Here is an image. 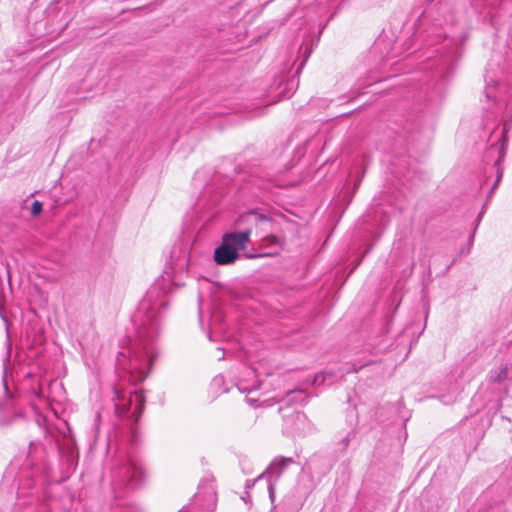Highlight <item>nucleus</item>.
Returning <instances> with one entry per match:
<instances>
[{
  "label": "nucleus",
  "instance_id": "nucleus-10",
  "mask_svg": "<svg viewBox=\"0 0 512 512\" xmlns=\"http://www.w3.org/2000/svg\"><path fill=\"white\" fill-rule=\"evenodd\" d=\"M283 400L287 404L291 403H299V404H306L308 401V396L306 395L305 391L303 389H294L290 390L286 393V396L283 398Z\"/></svg>",
  "mask_w": 512,
  "mask_h": 512
},
{
  "label": "nucleus",
  "instance_id": "nucleus-20",
  "mask_svg": "<svg viewBox=\"0 0 512 512\" xmlns=\"http://www.w3.org/2000/svg\"><path fill=\"white\" fill-rule=\"evenodd\" d=\"M266 240L268 241V243L270 244H275V245H280L281 244V241L278 237L274 236V235H268L266 237Z\"/></svg>",
  "mask_w": 512,
  "mask_h": 512
},
{
  "label": "nucleus",
  "instance_id": "nucleus-18",
  "mask_svg": "<svg viewBox=\"0 0 512 512\" xmlns=\"http://www.w3.org/2000/svg\"><path fill=\"white\" fill-rule=\"evenodd\" d=\"M309 55H310V52H307V51H306V52H305V57H304V59L301 61V63H300V64H299V66L297 67V70H296V72H295V74H296V75H299V74H300V72L302 71V69H303V67L305 66V63H306V61H307V59H308Z\"/></svg>",
  "mask_w": 512,
  "mask_h": 512
},
{
  "label": "nucleus",
  "instance_id": "nucleus-24",
  "mask_svg": "<svg viewBox=\"0 0 512 512\" xmlns=\"http://www.w3.org/2000/svg\"><path fill=\"white\" fill-rule=\"evenodd\" d=\"M256 481H257V480L255 479V480L253 481V483H252V484H251V483H247V485H246V486H247L248 488H250L252 485H254V483H255Z\"/></svg>",
  "mask_w": 512,
  "mask_h": 512
},
{
  "label": "nucleus",
  "instance_id": "nucleus-7",
  "mask_svg": "<svg viewBox=\"0 0 512 512\" xmlns=\"http://www.w3.org/2000/svg\"><path fill=\"white\" fill-rule=\"evenodd\" d=\"M285 423L291 429L288 431L290 434L305 436L312 433V424L303 412L297 411L291 416H285Z\"/></svg>",
  "mask_w": 512,
  "mask_h": 512
},
{
  "label": "nucleus",
  "instance_id": "nucleus-17",
  "mask_svg": "<svg viewBox=\"0 0 512 512\" xmlns=\"http://www.w3.org/2000/svg\"><path fill=\"white\" fill-rule=\"evenodd\" d=\"M43 205L39 201H34L31 207V214L33 216L39 215L42 211Z\"/></svg>",
  "mask_w": 512,
  "mask_h": 512
},
{
  "label": "nucleus",
  "instance_id": "nucleus-11",
  "mask_svg": "<svg viewBox=\"0 0 512 512\" xmlns=\"http://www.w3.org/2000/svg\"><path fill=\"white\" fill-rule=\"evenodd\" d=\"M505 141H506V138H505V136H503V142H505ZM504 145H505V144H504V143H502L501 148H500V150H499V153H500L499 158H498V159L495 161V163H494V166L497 168V179H496V181H495V183H494V185H493V187H492V189H491V191H490V194H492V193H493V190H494V189L496 188V186L499 184V182L501 181V178H502V176H503V171H502V169L500 168V165H501V163H502V162H503V160H504V155H505V148H504Z\"/></svg>",
  "mask_w": 512,
  "mask_h": 512
},
{
  "label": "nucleus",
  "instance_id": "nucleus-16",
  "mask_svg": "<svg viewBox=\"0 0 512 512\" xmlns=\"http://www.w3.org/2000/svg\"><path fill=\"white\" fill-rule=\"evenodd\" d=\"M245 401H246L249 405H251V406H253V407L261 406V405H263L264 403H266V402H267V400L260 402V399H259V398H255V397H251V396H246Z\"/></svg>",
  "mask_w": 512,
  "mask_h": 512
},
{
  "label": "nucleus",
  "instance_id": "nucleus-5",
  "mask_svg": "<svg viewBox=\"0 0 512 512\" xmlns=\"http://www.w3.org/2000/svg\"><path fill=\"white\" fill-rule=\"evenodd\" d=\"M236 225L242 228L241 231L250 230V234L253 228L259 230L261 233H266L272 230L273 220L266 214L252 210L242 214L237 219Z\"/></svg>",
  "mask_w": 512,
  "mask_h": 512
},
{
  "label": "nucleus",
  "instance_id": "nucleus-28",
  "mask_svg": "<svg viewBox=\"0 0 512 512\" xmlns=\"http://www.w3.org/2000/svg\"><path fill=\"white\" fill-rule=\"evenodd\" d=\"M219 380H220V378H215L214 382H218Z\"/></svg>",
  "mask_w": 512,
  "mask_h": 512
},
{
  "label": "nucleus",
  "instance_id": "nucleus-15",
  "mask_svg": "<svg viewBox=\"0 0 512 512\" xmlns=\"http://www.w3.org/2000/svg\"><path fill=\"white\" fill-rule=\"evenodd\" d=\"M484 209H485V205L483 206V208H482L481 212L479 213V215H478V217H477V219H476V223H475L474 230H473L472 234H471V235H470V237H469V246H471V245H472V243H473V240H474V236H475L476 229H477V227H478V225H479V223H480V221H481V219H482V217H483V214H484Z\"/></svg>",
  "mask_w": 512,
  "mask_h": 512
},
{
  "label": "nucleus",
  "instance_id": "nucleus-19",
  "mask_svg": "<svg viewBox=\"0 0 512 512\" xmlns=\"http://www.w3.org/2000/svg\"><path fill=\"white\" fill-rule=\"evenodd\" d=\"M176 265L178 266L179 270L187 271L188 260L185 257H183L182 259L179 260V262Z\"/></svg>",
  "mask_w": 512,
  "mask_h": 512
},
{
  "label": "nucleus",
  "instance_id": "nucleus-21",
  "mask_svg": "<svg viewBox=\"0 0 512 512\" xmlns=\"http://www.w3.org/2000/svg\"><path fill=\"white\" fill-rule=\"evenodd\" d=\"M485 92H486V97L487 98H489V99H495L496 98V96L494 94H492V92H491V87H490L489 83L486 86Z\"/></svg>",
  "mask_w": 512,
  "mask_h": 512
},
{
  "label": "nucleus",
  "instance_id": "nucleus-25",
  "mask_svg": "<svg viewBox=\"0 0 512 512\" xmlns=\"http://www.w3.org/2000/svg\"><path fill=\"white\" fill-rule=\"evenodd\" d=\"M454 262H455V260H453V261L451 262V264H450L449 266H447V269H446V270L450 269V267L454 264Z\"/></svg>",
  "mask_w": 512,
  "mask_h": 512
},
{
  "label": "nucleus",
  "instance_id": "nucleus-1",
  "mask_svg": "<svg viewBox=\"0 0 512 512\" xmlns=\"http://www.w3.org/2000/svg\"><path fill=\"white\" fill-rule=\"evenodd\" d=\"M157 280L147 290L133 316L135 338L128 348L130 366L134 369L150 370L156 358L155 343L160 334L161 322L169 304L171 285L181 286L171 273Z\"/></svg>",
  "mask_w": 512,
  "mask_h": 512
},
{
  "label": "nucleus",
  "instance_id": "nucleus-22",
  "mask_svg": "<svg viewBox=\"0 0 512 512\" xmlns=\"http://www.w3.org/2000/svg\"><path fill=\"white\" fill-rule=\"evenodd\" d=\"M4 387H5L6 394L9 395L8 386L6 384V381H4Z\"/></svg>",
  "mask_w": 512,
  "mask_h": 512
},
{
  "label": "nucleus",
  "instance_id": "nucleus-26",
  "mask_svg": "<svg viewBox=\"0 0 512 512\" xmlns=\"http://www.w3.org/2000/svg\"><path fill=\"white\" fill-rule=\"evenodd\" d=\"M470 252V247L467 249L466 253ZM461 253H465L464 249L461 251Z\"/></svg>",
  "mask_w": 512,
  "mask_h": 512
},
{
  "label": "nucleus",
  "instance_id": "nucleus-4",
  "mask_svg": "<svg viewBox=\"0 0 512 512\" xmlns=\"http://www.w3.org/2000/svg\"><path fill=\"white\" fill-rule=\"evenodd\" d=\"M250 240V230L226 233L222 243L214 251V260L218 265H230L239 257V250H245Z\"/></svg>",
  "mask_w": 512,
  "mask_h": 512
},
{
  "label": "nucleus",
  "instance_id": "nucleus-8",
  "mask_svg": "<svg viewBox=\"0 0 512 512\" xmlns=\"http://www.w3.org/2000/svg\"><path fill=\"white\" fill-rule=\"evenodd\" d=\"M235 386L240 393L251 394L260 388L261 381L257 379V374L253 369H247L245 377H240Z\"/></svg>",
  "mask_w": 512,
  "mask_h": 512
},
{
  "label": "nucleus",
  "instance_id": "nucleus-13",
  "mask_svg": "<svg viewBox=\"0 0 512 512\" xmlns=\"http://www.w3.org/2000/svg\"><path fill=\"white\" fill-rule=\"evenodd\" d=\"M260 188L270 190L273 186L281 187L283 184L278 175H269L266 182L257 184Z\"/></svg>",
  "mask_w": 512,
  "mask_h": 512
},
{
  "label": "nucleus",
  "instance_id": "nucleus-9",
  "mask_svg": "<svg viewBox=\"0 0 512 512\" xmlns=\"http://www.w3.org/2000/svg\"><path fill=\"white\" fill-rule=\"evenodd\" d=\"M195 501L206 510H213L216 505V492L211 484L199 488V491L194 496Z\"/></svg>",
  "mask_w": 512,
  "mask_h": 512
},
{
  "label": "nucleus",
  "instance_id": "nucleus-23",
  "mask_svg": "<svg viewBox=\"0 0 512 512\" xmlns=\"http://www.w3.org/2000/svg\"><path fill=\"white\" fill-rule=\"evenodd\" d=\"M179 512H188V506H184Z\"/></svg>",
  "mask_w": 512,
  "mask_h": 512
},
{
  "label": "nucleus",
  "instance_id": "nucleus-14",
  "mask_svg": "<svg viewBox=\"0 0 512 512\" xmlns=\"http://www.w3.org/2000/svg\"><path fill=\"white\" fill-rule=\"evenodd\" d=\"M355 435H356V433L353 430L347 432L345 436H343L341 439H339V441L337 443L338 449L341 452H345L346 449L348 448L350 442L355 438Z\"/></svg>",
  "mask_w": 512,
  "mask_h": 512
},
{
  "label": "nucleus",
  "instance_id": "nucleus-3",
  "mask_svg": "<svg viewBox=\"0 0 512 512\" xmlns=\"http://www.w3.org/2000/svg\"><path fill=\"white\" fill-rule=\"evenodd\" d=\"M115 415L118 418L127 417L129 422L128 438L132 446L139 442L138 431L134 425L139 421L145 406V396L141 391H134L127 396L118 388H113Z\"/></svg>",
  "mask_w": 512,
  "mask_h": 512
},
{
  "label": "nucleus",
  "instance_id": "nucleus-2",
  "mask_svg": "<svg viewBox=\"0 0 512 512\" xmlns=\"http://www.w3.org/2000/svg\"><path fill=\"white\" fill-rule=\"evenodd\" d=\"M145 472L139 456L131 450L120 455L111 470V482L115 490H132L143 482Z\"/></svg>",
  "mask_w": 512,
  "mask_h": 512
},
{
  "label": "nucleus",
  "instance_id": "nucleus-27",
  "mask_svg": "<svg viewBox=\"0 0 512 512\" xmlns=\"http://www.w3.org/2000/svg\"><path fill=\"white\" fill-rule=\"evenodd\" d=\"M218 359L219 360H223L224 359V352L222 353V355Z\"/></svg>",
  "mask_w": 512,
  "mask_h": 512
},
{
  "label": "nucleus",
  "instance_id": "nucleus-6",
  "mask_svg": "<svg viewBox=\"0 0 512 512\" xmlns=\"http://www.w3.org/2000/svg\"><path fill=\"white\" fill-rule=\"evenodd\" d=\"M293 463L292 458L280 457L276 458L267 468L261 473L256 480L266 479L268 482V492L271 501L275 498V483L281 477L284 470Z\"/></svg>",
  "mask_w": 512,
  "mask_h": 512
},
{
  "label": "nucleus",
  "instance_id": "nucleus-12",
  "mask_svg": "<svg viewBox=\"0 0 512 512\" xmlns=\"http://www.w3.org/2000/svg\"><path fill=\"white\" fill-rule=\"evenodd\" d=\"M508 377L507 366H501L498 369L492 370L489 374V380L493 383H502Z\"/></svg>",
  "mask_w": 512,
  "mask_h": 512
}]
</instances>
